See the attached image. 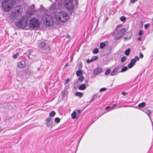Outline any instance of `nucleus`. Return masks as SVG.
<instances>
[{"label": "nucleus", "mask_w": 153, "mask_h": 153, "mask_svg": "<svg viewBox=\"0 0 153 153\" xmlns=\"http://www.w3.org/2000/svg\"><path fill=\"white\" fill-rule=\"evenodd\" d=\"M54 18L56 21L64 22L68 20L69 16L65 12L62 11L55 15Z\"/></svg>", "instance_id": "nucleus-1"}, {"label": "nucleus", "mask_w": 153, "mask_h": 153, "mask_svg": "<svg viewBox=\"0 0 153 153\" xmlns=\"http://www.w3.org/2000/svg\"><path fill=\"white\" fill-rule=\"evenodd\" d=\"M40 21L37 18L33 17L29 20L28 25L30 28L35 30L39 27Z\"/></svg>", "instance_id": "nucleus-2"}, {"label": "nucleus", "mask_w": 153, "mask_h": 153, "mask_svg": "<svg viewBox=\"0 0 153 153\" xmlns=\"http://www.w3.org/2000/svg\"><path fill=\"white\" fill-rule=\"evenodd\" d=\"M28 18L26 16H23L21 19H19L16 23V25L20 28H24L27 25Z\"/></svg>", "instance_id": "nucleus-3"}, {"label": "nucleus", "mask_w": 153, "mask_h": 153, "mask_svg": "<svg viewBox=\"0 0 153 153\" xmlns=\"http://www.w3.org/2000/svg\"><path fill=\"white\" fill-rule=\"evenodd\" d=\"M42 19L43 20L44 24L47 26L52 25H53V19L50 15L45 14L42 16Z\"/></svg>", "instance_id": "nucleus-4"}, {"label": "nucleus", "mask_w": 153, "mask_h": 153, "mask_svg": "<svg viewBox=\"0 0 153 153\" xmlns=\"http://www.w3.org/2000/svg\"><path fill=\"white\" fill-rule=\"evenodd\" d=\"M13 2L10 0H6L3 1L2 3V7L4 11L7 12L11 9Z\"/></svg>", "instance_id": "nucleus-5"}, {"label": "nucleus", "mask_w": 153, "mask_h": 153, "mask_svg": "<svg viewBox=\"0 0 153 153\" xmlns=\"http://www.w3.org/2000/svg\"><path fill=\"white\" fill-rule=\"evenodd\" d=\"M73 0H64V4L65 7L69 10H72L74 8Z\"/></svg>", "instance_id": "nucleus-6"}, {"label": "nucleus", "mask_w": 153, "mask_h": 153, "mask_svg": "<svg viewBox=\"0 0 153 153\" xmlns=\"http://www.w3.org/2000/svg\"><path fill=\"white\" fill-rule=\"evenodd\" d=\"M21 6L18 5L16 6L15 9V11L11 13V16L12 19H14L17 18L21 13L20 10Z\"/></svg>", "instance_id": "nucleus-7"}, {"label": "nucleus", "mask_w": 153, "mask_h": 153, "mask_svg": "<svg viewBox=\"0 0 153 153\" xmlns=\"http://www.w3.org/2000/svg\"><path fill=\"white\" fill-rule=\"evenodd\" d=\"M126 32V30L125 28H122L119 30L114 36V39L117 40L121 38L125 34Z\"/></svg>", "instance_id": "nucleus-8"}, {"label": "nucleus", "mask_w": 153, "mask_h": 153, "mask_svg": "<svg viewBox=\"0 0 153 153\" xmlns=\"http://www.w3.org/2000/svg\"><path fill=\"white\" fill-rule=\"evenodd\" d=\"M139 60V57L137 56L135 57L134 58L132 59L129 63L128 65V68H132L134 65L136 61H138Z\"/></svg>", "instance_id": "nucleus-9"}, {"label": "nucleus", "mask_w": 153, "mask_h": 153, "mask_svg": "<svg viewBox=\"0 0 153 153\" xmlns=\"http://www.w3.org/2000/svg\"><path fill=\"white\" fill-rule=\"evenodd\" d=\"M39 47L42 50H46L48 48V46L45 42H42L39 43Z\"/></svg>", "instance_id": "nucleus-10"}, {"label": "nucleus", "mask_w": 153, "mask_h": 153, "mask_svg": "<svg viewBox=\"0 0 153 153\" xmlns=\"http://www.w3.org/2000/svg\"><path fill=\"white\" fill-rule=\"evenodd\" d=\"M88 85V81L87 80H85V83L84 84H81L79 87V89L80 90H85L86 87Z\"/></svg>", "instance_id": "nucleus-11"}, {"label": "nucleus", "mask_w": 153, "mask_h": 153, "mask_svg": "<svg viewBox=\"0 0 153 153\" xmlns=\"http://www.w3.org/2000/svg\"><path fill=\"white\" fill-rule=\"evenodd\" d=\"M118 69L119 68L118 67L115 68L114 69L111 71L110 74L111 76H113L117 74Z\"/></svg>", "instance_id": "nucleus-12"}, {"label": "nucleus", "mask_w": 153, "mask_h": 153, "mask_svg": "<svg viewBox=\"0 0 153 153\" xmlns=\"http://www.w3.org/2000/svg\"><path fill=\"white\" fill-rule=\"evenodd\" d=\"M25 65V63L24 61L19 62L18 64V66L21 68H23Z\"/></svg>", "instance_id": "nucleus-13"}, {"label": "nucleus", "mask_w": 153, "mask_h": 153, "mask_svg": "<svg viewBox=\"0 0 153 153\" xmlns=\"http://www.w3.org/2000/svg\"><path fill=\"white\" fill-rule=\"evenodd\" d=\"M102 71V69L100 68H98L94 69L93 71V74L94 75H97L100 73Z\"/></svg>", "instance_id": "nucleus-14"}, {"label": "nucleus", "mask_w": 153, "mask_h": 153, "mask_svg": "<svg viewBox=\"0 0 153 153\" xmlns=\"http://www.w3.org/2000/svg\"><path fill=\"white\" fill-rule=\"evenodd\" d=\"M28 10L30 13H32L35 11V5L34 4H32L28 8Z\"/></svg>", "instance_id": "nucleus-15"}, {"label": "nucleus", "mask_w": 153, "mask_h": 153, "mask_svg": "<svg viewBox=\"0 0 153 153\" xmlns=\"http://www.w3.org/2000/svg\"><path fill=\"white\" fill-rule=\"evenodd\" d=\"M100 96H99L97 94H95L93 95L92 97V98L91 100L89 101V103H90L93 102V101L96 99V98L100 97Z\"/></svg>", "instance_id": "nucleus-16"}, {"label": "nucleus", "mask_w": 153, "mask_h": 153, "mask_svg": "<svg viewBox=\"0 0 153 153\" xmlns=\"http://www.w3.org/2000/svg\"><path fill=\"white\" fill-rule=\"evenodd\" d=\"M111 48L110 46L107 47L105 50L106 54H108L110 53L111 52Z\"/></svg>", "instance_id": "nucleus-17"}, {"label": "nucleus", "mask_w": 153, "mask_h": 153, "mask_svg": "<svg viewBox=\"0 0 153 153\" xmlns=\"http://www.w3.org/2000/svg\"><path fill=\"white\" fill-rule=\"evenodd\" d=\"M106 44H105V42H101L100 43V48L103 49L105 47Z\"/></svg>", "instance_id": "nucleus-18"}, {"label": "nucleus", "mask_w": 153, "mask_h": 153, "mask_svg": "<svg viewBox=\"0 0 153 153\" xmlns=\"http://www.w3.org/2000/svg\"><path fill=\"white\" fill-rule=\"evenodd\" d=\"M76 112L74 111L71 114V117L72 119H74L76 118Z\"/></svg>", "instance_id": "nucleus-19"}, {"label": "nucleus", "mask_w": 153, "mask_h": 153, "mask_svg": "<svg viewBox=\"0 0 153 153\" xmlns=\"http://www.w3.org/2000/svg\"><path fill=\"white\" fill-rule=\"evenodd\" d=\"M32 51L31 50H29L26 52V54L27 56L29 58H30V56L31 55Z\"/></svg>", "instance_id": "nucleus-20"}, {"label": "nucleus", "mask_w": 153, "mask_h": 153, "mask_svg": "<svg viewBox=\"0 0 153 153\" xmlns=\"http://www.w3.org/2000/svg\"><path fill=\"white\" fill-rule=\"evenodd\" d=\"M146 105V103L145 102H142L139 103L138 105V106L140 108H143Z\"/></svg>", "instance_id": "nucleus-21"}, {"label": "nucleus", "mask_w": 153, "mask_h": 153, "mask_svg": "<svg viewBox=\"0 0 153 153\" xmlns=\"http://www.w3.org/2000/svg\"><path fill=\"white\" fill-rule=\"evenodd\" d=\"M75 95L76 96H79V97H81L83 96V94L80 92H76L75 93Z\"/></svg>", "instance_id": "nucleus-22"}, {"label": "nucleus", "mask_w": 153, "mask_h": 153, "mask_svg": "<svg viewBox=\"0 0 153 153\" xmlns=\"http://www.w3.org/2000/svg\"><path fill=\"white\" fill-rule=\"evenodd\" d=\"M99 50L97 48H95L92 51V53L93 54H96L98 53Z\"/></svg>", "instance_id": "nucleus-23"}, {"label": "nucleus", "mask_w": 153, "mask_h": 153, "mask_svg": "<svg viewBox=\"0 0 153 153\" xmlns=\"http://www.w3.org/2000/svg\"><path fill=\"white\" fill-rule=\"evenodd\" d=\"M56 114V112L54 111L51 112L49 114V116L50 117H54Z\"/></svg>", "instance_id": "nucleus-24"}, {"label": "nucleus", "mask_w": 153, "mask_h": 153, "mask_svg": "<svg viewBox=\"0 0 153 153\" xmlns=\"http://www.w3.org/2000/svg\"><path fill=\"white\" fill-rule=\"evenodd\" d=\"M76 74L77 76H79L82 74V72L81 70H79L76 71Z\"/></svg>", "instance_id": "nucleus-25"}, {"label": "nucleus", "mask_w": 153, "mask_h": 153, "mask_svg": "<svg viewBox=\"0 0 153 153\" xmlns=\"http://www.w3.org/2000/svg\"><path fill=\"white\" fill-rule=\"evenodd\" d=\"M45 124L48 127H51L52 128L53 126V124L50 122H46Z\"/></svg>", "instance_id": "nucleus-26"}, {"label": "nucleus", "mask_w": 153, "mask_h": 153, "mask_svg": "<svg viewBox=\"0 0 153 153\" xmlns=\"http://www.w3.org/2000/svg\"><path fill=\"white\" fill-rule=\"evenodd\" d=\"M111 71V70L109 68L107 69L105 71V75L106 76H107L108 75L110 74Z\"/></svg>", "instance_id": "nucleus-27"}, {"label": "nucleus", "mask_w": 153, "mask_h": 153, "mask_svg": "<svg viewBox=\"0 0 153 153\" xmlns=\"http://www.w3.org/2000/svg\"><path fill=\"white\" fill-rule=\"evenodd\" d=\"M117 105H116V104H115L113 105H111V106H108L106 107L105 108V109L106 110H108L109 108H113V107L117 106Z\"/></svg>", "instance_id": "nucleus-28"}, {"label": "nucleus", "mask_w": 153, "mask_h": 153, "mask_svg": "<svg viewBox=\"0 0 153 153\" xmlns=\"http://www.w3.org/2000/svg\"><path fill=\"white\" fill-rule=\"evenodd\" d=\"M130 50L129 48H128L125 51V54L127 55L128 56L130 53Z\"/></svg>", "instance_id": "nucleus-29"}, {"label": "nucleus", "mask_w": 153, "mask_h": 153, "mask_svg": "<svg viewBox=\"0 0 153 153\" xmlns=\"http://www.w3.org/2000/svg\"><path fill=\"white\" fill-rule=\"evenodd\" d=\"M145 112L146 114L148 115L149 117L150 118V119H151L150 116V115L151 114V111L147 109V110H146Z\"/></svg>", "instance_id": "nucleus-30"}, {"label": "nucleus", "mask_w": 153, "mask_h": 153, "mask_svg": "<svg viewBox=\"0 0 153 153\" xmlns=\"http://www.w3.org/2000/svg\"><path fill=\"white\" fill-rule=\"evenodd\" d=\"M52 120V118L51 117H48L46 119V122H50Z\"/></svg>", "instance_id": "nucleus-31"}, {"label": "nucleus", "mask_w": 153, "mask_h": 153, "mask_svg": "<svg viewBox=\"0 0 153 153\" xmlns=\"http://www.w3.org/2000/svg\"><path fill=\"white\" fill-rule=\"evenodd\" d=\"M126 57L125 56H124L122 57L121 58V61L122 63L123 62L126 61Z\"/></svg>", "instance_id": "nucleus-32"}, {"label": "nucleus", "mask_w": 153, "mask_h": 153, "mask_svg": "<svg viewBox=\"0 0 153 153\" xmlns=\"http://www.w3.org/2000/svg\"><path fill=\"white\" fill-rule=\"evenodd\" d=\"M55 122L56 123H58L60 121V120L59 118V117H56L55 119L54 120Z\"/></svg>", "instance_id": "nucleus-33"}, {"label": "nucleus", "mask_w": 153, "mask_h": 153, "mask_svg": "<svg viewBox=\"0 0 153 153\" xmlns=\"http://www.w3.org/2000/svg\"><path fill=\"white\" fill-rule=\"evenodd\" d=\"M128 69L127 67L125 66L122 68L120 72H123L126 71Z\"/></svg>", "instance_id": "nucleus-34"}, {"label": "nucleus", "mask_w": 153, "mask_h": 153, "mask_svg": "<svg viewBox=\"0 0 153 153\" xmlns=\"http://www.w3.org/2000/svg\"><path fill=\"white\" fill-rule=\"evenodd\" d=\"M120 20L123 22H125L126 21V17L124 16H122L120 18Z\"/></svg>", "instance_id": "nucleus-35"}, {"label": "nucleus", "mask_w": 153, "mask_h": 153, "mask_svg": "<svg viewBox=\"0 0 153 153\" xmlns=\"http://www.w3.org/2000/svg\"><path fill=\"white\" fill-rule=\"evenodd\" d=\"M84 79V77L82 76L79 77V80L81 82H82V81H83Z\"/></svg>", "instance_id": "nucleus-36"}, {"label": "nucleus", "mask_w": 153, "mask_h": 153, "mask_svg": "<svg viewBox=\"0 0 153 153\" xmlns=\"http://www.w3.org/2000/svg\"><path fill=\"white\" fill-rule=\"evenodd\" d=\"M107 89L105 88H102L100 89L99 91L100 92H102L103 91H106V90Z\"/></svg>", "instance_id": "nucleus-37"}, {"label": "nucleus", "mask_w": 153, "mask_h": 153, "mask_svg": "<svg viewBox=\"0 0 153 153\" xmlns=\"http://www.w3.org/2000/svg\"><path fill=\"white\" fill-rule=\"evenodd\" d=\"M98 58V57L97 56H94L91 59L92 60L93 62L96 60Z\"/></svg>", "instance_id": "nucleus-38"}, {"label": "nucleus", "mask_w": 153, "mask_h": 153, "mask_svg": "<svg viewBox=\"0 0 153 153\" xmlns=\"http://www.w3.org/2000/svg\"><path fill=\"white\" fill-rule=\"evenodd\" d=\"M150 25L149 24H147L145 25L144 26V28L146 30L147 29V28L149 27V26Z\"/></svg>", "instance_id": "nucleus-39"}, {"label": "nucleus", "mask_w": 153, "mask_h": 153, "mask_svg": "<svg viewBox=\"0 0 153 153\" xmlns=\"http://www.w3.org/2000/svg\"><path fill=\"white\" fill-rule=\"evenodd\" d=\"M70 81V79L69 78H67L65 80V82H64V84L65 85L67 84Z\"/></svg>", "instance_id": "nucleus-40"}, {"label": "nucleus", "mask_w": 153, "mask_h": 153, "mask_svg": "<svg viewBox=\"0 0 153 153\" xmlns=\"http://www.w3.org/2000/svg\"><path fill=\"white\" fill-rule=\"evenodd\" d=\"M54 4H52L51 6L50 7V10L53 11V10H54L55 9V8L53 7Z\"/></svg>", "instance_id": "nucleus-41"}, {"label": "nucleus", "mask_w": 153, "mask_h": 153, "mask_svg": "<svg viewBox=\"0 0 153 153\" xmlns=\"http://www.w3.org/2000/svg\"><path fill=\"white\" fill-rule=\"evenodd\" d=\"M139 57L140 58H142L143 57V53L141 52H140L139 53Z\"/></svg>", "instance_id": "nucleus-42"}, {"label": "nucleus", "mask_w": 153, "mask_h": 153, "mask_svg": "<svg viewBox=\"0 0 153 153\" xmlns=\"http://www.w3.org/2000/svg\"><path fill=\"white\" fill-rule=\"evenodd\" d=\"M93 62V61L91 59H88L87 60V61H86V62L88 63H90L91 62Z\"/></svg>", "instance_id": "nucleus-43"}, {"label": "nucleus", "mask_w": 153, "mask_h": 153, "mask_svg": "<svg viewBox=\"0 0 153 153\" xmlns=\"http://www.w3.org/2000/svg\"><path fill=\"white\" fill-rule=\"evenodd\" d=\"M139 34L140 36H142L143 34V31L142 30H140L139 32Z\"/></svg>", "instance_id": "nucleus-44"}, {"label": "nucleus", "mask_w": 153, "mask_h": 153, "mask_svg": "<svg viewBox=\"0 0 153 153\" xmlns=\"http://www.w3.org/2000/svg\"><path fill=\"white\" fill-rule=\"evenodd\" d=\"M19 55V54L18 53H17L16 54H14L13 55V57L14 58H16L17 57V56L18 55Z\"/></svg>", "instance_id": "nucleus-45"}, {"label": "nucleus", "mask_w": 153, "mask_h": 153, "mask_svg": "<svg viewBox=\"0 0 153 153\" xmlns=\"http://www.w3.org/2000/svg\"><path fill=\"white\" fill-rule=\"evenodd\" d=\"M121 26H122L121 25H119L118 26H117V27L116 28L115 30L117 31L118 29V28L120 27H121Z\"/></svg>", "instance_id": "nucleus-46"}, {"label": "nucleus", "mask_w": 153, "mask_h": 153, "mask_svg": "<svg viewBox=\"0 0 153 153\" xmlns=\"http://www.w3.org/2000/svg\"><path fill=\"white\" fill-rule=\"evenodd\" d=\"M121 94L124 96H125L127 94V93L123 91L121 93Z\"/></svg>", "instance_id": "nucleus-47"}, {"label": "nucleus", "mask_w": 153, "mask_h": 153, "mask_svg": "<svg viewBox=\"0 0 153 153\" xmlns=\"http://www.w3.org/2000/svg\"><path fill=\"white\" fill-rule=\"evenodd\" d=\"M137 0H130V2L132 3H134L135 1Z\"/></svg>", "instance_id": "nucleus-48"}, {"label": "nucleus", "mask_w": 153, "mask_h": 153, "mask_svg": "<svg viewBox=\"0 0 153 153\" xmlns=\"http://www.w3.org/2000/svg\"><path fill=\"white\" fill-rule=\"evenodd\" d=\"M55 1L56 2H57L59 4L62 1V0H55Z\"/></svg>", "instance_id": "nucleus-49"}, {"label": "nucleus", "mask_w": 153, "mask_h": 153, "mask_svg": "<svg viewBox=\"0 0 153 153\" xmlns=\"http://www.w3.org/2000/svg\"><path fill=\"white\" fill-rule=\"evenodd\" d=\"M77 114L79 115V114L80 113H81V110H79L77 111Z\"/></svg>", "instance_id": "nucleus-50"}, {"label": "nucleus", "mask_w": 153, "mask_h": 153, "mask_svg": "<svg viewBox=\"0 0 153 153\" xmlns=\"http://www.w3.org/2000/svg\"><path fill=\"white\" fill-rule=\"evenodd\" d=\"M131 36H132V35L131 34L129 38L126 37L125 38V39H129L131 38Z\"/></svg>", "instance_id": "nucleus-51"}, {"label": "nucleus", "mask_w": 153, "mask_h": 153, "mask_svg": "<svg viewBox=\"0 0 153 153\" xmlns=\"http://www.w3.org/2000/svg\"><path fill=\"white\" fill-rule=\"evenodd\" d=\"M66 38H68V39H69L70 38V36L69 35L67 34L66 36Z\"/></svg>", "instance_id": "nucleus-52"}, {"label": "nucleus", "mask_w": 153, "mask_h": 153, "mask_svg": "<svg viewBox=\"0 0 153 153\" xmlns=\"http://www.w3.org/2000/svg\"><path fill=\"white\" fill-rule=\"evenodd\" d=\"M75 3L76 4H78V1L77 0H75Z\"/></svg>", "instance_id": "nucleus-53"}, {"label": "nucleus", "mask_w": 153, "mask_h": 153, "mask_svg": "<svg viewBox=\"0 0 153 153\" xmlns=\"http://www.w3.org/2000/svg\"><path fill=\"white\" fill-rule=\"evenodd\" d=\"M138 40H140V39H141V38H140V37H139L138 38Z\"/></svg>", "instance_id": "nucleus-54"}, {"label": "nucleus", "mask_w": 153, "mask_h": 153, "mask_svg": "<svg viewBox=\"0 0 153 153\" xmlns=\"http://www.w3.org/2000/svg\"><path fill=\"white\" fill-rule=\"evenodd\" d=\"M68 66V63H67L65 65V66Z\"/></svg>", "instance_id": "nucleus-55"}, {"label": "nucleus", "mask_w": 153, "mask_h": 153, "mask_svg": "<svg viewBox=\"0 0 153 153\" xmlns=\"http://www.w3.org/2000/svg\"><path fill=\"white\" fill-rule=\"evenodd\" d=\"M151 120V122H152V125L153 126V122H152V120Z\"/></svg>", "instance_id": "nucleus-56"}, {"label": "nucleus", "mask_w": 153, "mask_h": 153, "mask_svg": "<svg viewBox=\"0 0 153 153\" xmlns=\"http://www.w3.org/2000/svg\"><path fill=\"white\" fill-rule=\"evenodd\" d=\"M40 69V68H38L37 69V70L38 71H39Z\"/></svg>", "instance_id": "nucleus-57"}, {"label": "nucleus", "mask_w": 153, "mask_h": 153, "mask_svg": "<svg viewBox=\"0 0 153 153\" xmlns=\"http://www.w3.org/2000/svg\"><path fill=\"white\" fill-rule=\"evenodd\" d=\"M152 21L153 22V17L152 18Z\"/></svg>", "instance_id": "nucleus-58"}, {"label": "nucleus", "mask_w": 153, "mask_h": 153, "mask_svg": "<svg viewBox=\"0 0 153 153\" xmlns=\"http://www.w3.org/2000/svg\"><path fill=\"white\" fill-rule=\"evenodd\" d=\"M50 0V1H51V0Z\"/></svg>", "instance_id": "nucleus-59"}, {"label": "nucleus", "mask_w": 153, "mask_h": 153, "mask_svg": "<svg viewBox=\"0 0 153 153\" xmlns=\"http://www.w3.org/2000/svg\"><path fill=\"white\" fill-rule=\"evenodd\" d=\"M50 0V1H51V0Z\"/></svg>", "instance_id": "nucleus-60"}]
</instances>
